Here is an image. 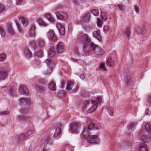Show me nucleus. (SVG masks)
<instances>
[{"label": "nucleus", "mask_w": 151, "mask_h": 151, "mask_svg": "<svg viewBox=\"0 0 151 151\" xmlns=\"http://www.w3.org/2000/svg\"><path fill=\"white\" fill-rule=\"evenodd\" d=\"M97 104L92 103L91 101L90 102L89 101H85L83 104L82 111L84 112H88L91 113L96 110L97 106Z\"/></svg>", "instance_id": "1"}, {"label": "nucleus", "mask_w": 151, "mask_h": 151, "mask_svg": "<svg viewBox=\"0 0 151 151\" xmlns=\"http://www.w3.org/2000/svg\"><path fill=\"white\" fill-rule=\"evenodd\" d=\"M93 129L94 130L99 129V127L97 125L93 124V123L91 122L89 124L88 128L85 129L82 133V136L85 138H88L89 135V132L88 130Z\"/></svg>", "instance_id": "2"}, {"label": "nucleus", "mask_w": 151, "mask_h": 151, "mask_svg": "<svg viewBox=\"0 0 151 151\" xmlns=\"http://www.w3.org/2000/svg\"><path fill=\"white\" fill-rule=\"evenodd\" d=\"M77 38L85 46L87 45L91 42V40L87 34L80 33L78 35Z\"/></svg>", "instance_id": "3"}, {"label": "nucleus", "mask_w": 151, "mask_h": 151, "mask_svg": "<svg viewBox=\"0 0 151 151\" xmlns=\"http://www.w3.org/2000/svg\"><path fill=\"white\" fill-rule=\"evenodd\" d=\"M90 46L92 50L95 52V53L96 54L98 55H101L104 54V50L101 48L99 47L96 45L94 44L93 42H91Z\"/></svg>", "instance_id": "4"}, {"label": "nucleus", "mask_w": 151, "mask_h": 151, "mask_svg": "<svg viewBox=\"0 0 151 151\" xmlns=\"http://www.w3.org/2000/svg\"><path fill=\"white\" fill-rule=\"evenodd\" d=\"M81 125L78 123H73L70 126L69 131L71 133H76L80 128Z\"/></svg>", "instance_id": "5"}, {"label": "nucleus", "mask_w": 151, "mask_h": 151, "mask_svg": "<svg viewBox=\"0 0 151 151\" xmlns=\"http://www.w3.org/2000/svg\"><path fill=\"white\" fill-rule=\"evenodd\" d=\"M89 142L91 143L98 144L100 142V139L96 135H90L87 138Z\"/></svg>", "instance_id": "6"}, {"label": "nucleus", "mask_w": 151, "mask_h": 151, "mask_svg": "<svg viewBox=\"0 0 151 151\" xmlns=\"http://www.w3.org/2000/svg\"><path fill=\"white\" fill-rule=\"evenodd\" d=\"M34 131L32 130H29L26 134H20L18 136V140L19 141H21L27 138L29 136L33 134L34 133Z\"/></svg>", "instance_id": "7"}, {"label": "nucleus", "mask_w": 151, "mask_h": 151, "mask_svg": "<svg viewBox=\"0 0 151 151\" xmlns=\"http://www.w3.org/2000/svg\"><path fill=\"white\" fill-rule=\"evenodd\" d=\"M55 15L58 19L65 20L67 18V14L62 11H58L55 13Z\"/></svg>", "instance_id": "8"}, {"label": "nucleus", "mask_w": 151, "mask_h": 151, "mask_svg": "<svg viewBox=\"0 0 151 151\" xmlns=\"http://www.w3.org/2000/svg\"><path fill=\"white\" fill-rule=\"evenodd\" d=\"M20 105L23 107H28L30 103V100L27 98H21L19 99Z\"/></svg>", "instance_id": "9"}, {"label": "nucleus", "mask_w": 151, "mask_h": 151, "mask_svg": "<svg viewBox=\"0 0 151 151\" xmlns=\"http://www.w3.org/2000/svg\"><path fill=\"white\" fill-rule=\"evenodd\" d=\"M19 91L20 93L22 95H28L29 92L26 86H21L19 88Z\"/></svg>", "instance_id": "10"}, {"label": "nucleus", "mask_w": 151, "mask_h": 151, "mask_svg": "<svg viewBox=\"0 0 151 151\" xmlns=\"http://www.w3.org/2000/svg\"><path fill=\"white\" fill-rule=\"evenodd\" d=\"M48 39L51 41H55L57 40V37L54 32L51 30L49 31L47 33Z\"/></svg>", "instance_id": "11"}, {"label": "nucleus", "mask_w": 151, "mask_h": 151, "mask_svg": "<svg viewBox=\"0 0 151 151\" xmlns=\"http://www.w3.org/2000/svg\"><path fill=\"white\" fill-rule=\"evenodd\" d=\"M36 44L37 47L40 48H42L45 46V42L43 39H39L37 40Z\"/></svg>", "instance_id": "12"}, {"label": "nucleus", "mask_w": 151, "mask_h": 151, "mask_svg": "<svg viewBox=\"0 0 151 151\" xmlns=\"http://www.w3.org/2000/svg\"><path fill=\"white\" fill-rule=\"evenodd\" d=\"M56 26L61 35H64L65 31L64 27L60 23L57 24Z\"/></svg>", "instance_id": "13"}, {"label": "nucleus", "mask_w": 151, "mask_h": 151, "mask_svg": "<svg viewBox=\"0 0 151 151\" xmlns=\"http://www.w3.org/2000/svg\"><path fill=\"white\" fill-rule=\"evenodd\" d=\"M64 46L62 42H60L58 44L56 47V50L58 53L63 52L65 50Z\"/></svg>", "instance_id": "14"}, {"label": "nucleus", "mask_w": 151, "mask_h": 151, "mask_svg": "<svg viewBox=\"0 0 151 151\" xmlns=\"http://www.w3.org/2000/svg\"><path fill=\"white\" fill-rule=\"evenodd\" d=\"M7 76V72L6 70H0V80H3L6 79Z\"/></svg>", "instance_id": "15"}, {"label": "nucleus", "mask_w": 151, "mask_h": 151, "mask_svg": "<svg viewBox=\"0 0 151 151\" xmlns=\"http://www.w3.org/2000/svg\"><path fill=\"white\" fill-rule=\"evenodd\" d=\"M139 149L140 151H148L147 145L145 143H140L139 145Z\"/></svg>", "instance_id": "16"}, {"label": "nucleus", "mask_w": 151, "mask_h": 151, "mask_svg": "<svg viewBox=\"0 0 151 151\" xmlns=\"http://www.w3.org/2000/svg\"><path fill=\"white\" fill-rule=\"evenodd\" d=\"M45 62L47 65L48 68H53L54 66V63L50 59H47Z\"/></svg>", "instance_id": "17"}, {"label": "nucleus", "mask_w": 151, "mask_h": 151, "mask_svg": "<svg viewBox=\"0 0 151 151\" xmlns=\"http://www.w3.org/2000/svg\"><path fill=\"white\" fill-rule=\"evenodd\" d=\"M115 63V61L113 60L110 57L108 58L106 60V64L108 66H112L114 65Z\"/></svg>", "instance_id": "18"}, {"label": "nucleus", "mask_w": 151, "mask_h": 151, "mask_svg": "<svg viewBox=\"0 0 151 151\" xmlns=\"http://www.w3.org/2000/svg\"><path fill=\"white\" fill-rule=\"evenodd\" d=\"M91 101L92 103L95 104H97V106H98V103H99L101 102L102 99L100 97L98 98L94 97L93 98Z\"/></svg>", "instance_id": "19"}, {"label": "nucleus", "mask_w": 151, "mask_h": 151, "mask_svg": "<svg viewBox=\"0 0 151 151\" xmlns=\"http://www.w3.org/2000/svg\"><path fill=\"white\" fill-rule=\"evenodd\" d=\"M7 30L8 33L11 35H14L15 34V32L12 27L11 24L8 25Z\"/></svg>", "instance_id": "20"}, {"label": "nucleus", "mask_w": 151, "mask_h": 151, "mask_svg": "<svg viewBox=\"0 0 151 151\" xmlns=\"http://www.w3.org/2000/svg\"><path fill=\"white\" fill-rule=\"evenodd\" d=\"M93 35L94 37L96 38L99 42L101 41V38L99 31H95L93 32Z\"/></svg>", "instance_id": "21"}, {"label": "nucleus", "mask_w": 151, "mask_h": 151, "mask_svg": "<svg viewBox=\"0 0 151 151\" xmlns=\"http://www.w3.org/2000/svg\"><path fill=\"white\" fill-rule=\"evenodd\" d=\"M35 27L34 25H32L30 27L29 32V35L31 37H33L35 36L34 31Z\"/></svg>", "instance_id": "22"}, {"label": "nucleus", "mask_w": 151, "mask_h": 151, "mask_svg": "<svg viewBox=\"0 0 151 151\" xmlns=\"http://www.w3.org/2000/svg\"><path fill=\"white\" fill-rule=\"evenodd\" d=\"M24 54L25 57L27 58H30L32 56V54L31 52L27 48L24 51Z\"/></svg>", "instance_id": "23"}, {"label": "nucleus", "mask_w": 151, "mask_h": 151, "mask_svg": "<svg viewBox=\"0 0 151 151\" xmlns=\"http://www.w3.org/2000/svg\"><path fill=\"white\" fill-rule=\"evenodd\" d=\"M19 21L22 23L24 27H26L28 23V22L26 19L22 17H20L19 19Z\"/></svg>", "instance_id": "24"}, {"label": "nucleus", "mask_w": 151, "mask_h": 151, "mask_svg": "<svg viewBox=\"0 0 151 151\" xmlns=\"http://www.w3.org/2000/svg\"><path fill=\"white\" fill-rule=\"evenodd\" d=\"M101 16L102 20L104 21H106L107 19V15L106 13L103 11H101Z\"/></svg>", "instance_id": "25"}, {"label": "nucleus", "mask_w": 151, "mask_h": 151, "mask_svg": "<svg viewBox=\"0 0 151 151\" xmlns=\"http://www.w3.org/2000/svg\"><path fill=\"white\" fill-rule=\"evenodd\" d=\"M44 16L50 22H55V20L52 17L50 14H46Z\"/></svg>", "instance_id": "26"}, {"label": "nucleus", "mask_w": 151, "mask_h": 151, "mask_svg": "<svg viewBox=\"0 0 151 151\" xmlns=\"http://www.w3.org/2000/svg\"><path fill=\"white\" fill-rule=\"evenodd\" d=\"M55 50L54 48L50 49L48 52V55L49 58L52 57L55 54Z\"/></svg>", "instance_id": "27"}, {"label": "nucleus", "mask_w": 151, "mask_h": 151, "mask_svg": "<svg viewBox=\"0 0 151 151\" xmlns=\"http://www.w3.org/2000/svg\"><path fill=\"white\" fill-rule=\"evenodd\" d=\"M29 118V117L26 116H19L17 117V119L18 121H22L26 120Z\"/></svg>", "instance_id": "28"}, {"label": "nucleus", "mask_w": 151, "mask_h": 151, "mask_svg": "<svg viewBox=\"0 0 151 151\" xmlns=\"http://www.w3.org/2000/svg\"><path fill=\"white\" fill-rule=\"evenodd\" d=\"M73 85L74 84L73 83L70 82H68L66 88V90L68 91L71 90Z\"/></svg>", "instance_id": "29"}, {"label": "nucleus", "mask_w": 151, "mask_h": 151, "mask_svg": "<svg viewBox=\"0 0 151 151\" xmlns=\"http://www.w3.org/2000/svg\"><path fill=\"white\" fill-rule=\"evenodd\" d=\"M61 129L60 128H56L55 129V131L53 137H58L60 134Z\"/></svg>", "instance_id": "30"}, {"label": "nucleus", "mask_w": 151, "mask_h": 151, "mask_svg": "<svg viewBox=\"0 0 151 151\" xmlns=\"http://www.w3.org/2000/svg\"><path fill=\"white\" fill-rule=\"evenodd\" d=\"M6 10V7L4 5L0 3V14L4 12Z\"/></svg>", "instance_id": "31"}, {"label": "nucleus", "mask_w": 151, "mask_h": 151, "mask_svg": "<svg viewBox=\"0 0 151 151\" xmlns=\"http://www.w3.org/2000/svg\"><path fill=\"white\" fill-rule=\"evenodd\" d=\"M48 87L51 90L55 91L56 90L55 85L52 82L49 83Z\"/></svg>", "instance_id": "32"}, {"label": "nucleus", "mask_w": 151, "mask_h": 151, "mask_svg": "<svg viewBox=\"0 0 151 151\" xmlns=\"http://www.w3.org/2000/svg\"><path fill=\"white\" fill-rule=\"evenodd\" d=\"M145 32L146 31L144 28L138 29L136 31L138 35H143L145 33Z\"/></svg>", "instance_id": "33"}, {"label": "nucleus", "mask_w": 151, "mask_h": 151, "mask_svg": "<svg viewBox=\"0 0 151 151\" xmlns=\"http://www.w3.org/2000/svg\"><path fill=\"white\" fill-rule=\"evenodd\" d=\"M90 19L89 14H86L83 17V19L85 21H88Z\"/></svg>", "instance_id": "34"}, {"label": "nucleus", "mask_w": 151, "mask_h": 151, "mask_svg": "<svg viewBox=\"0 0 151 151\" xmlns=\"http://www.w3.org/2000/svg\"><path fill=\"white\" fill-rule=\"evenodd\" d=\"M37 22L38 24L40 25L44 26H47L46 24L41 19H37Z\"/></svg>", "instance_id": "35"}, {"label": "nucleus", "mask_w": 151, "mask_h": 151, "mask_svg": "<svg viewBox=\"0 0 151 151\" xmlns=\"http://www.w3.org/2000/svg\"><path fill=\"white\" fill-rule=\"evenodd\" d=\"M142 140L143 141V143H145L148 140L150 139L151 138L150 137H147L145 135H143L142 136Z\"/></svg>", "instance_id": "36"}, {"label": "nucleus", "mask_w": 151, "mask_h": 151, "mask_svg": "<svg viewBox=\"0 0 151 151\" xmlns=\"http://www.w3.org/2000/svg\"><path fill=\"white\" fill-rule=\"evenodd\" d=\"M91 12L95 16H98L99 15V12L97 10L95 9H92L91 10Z\"/></svg>", "instance_id": "37"}, {"label": "nucleus", "mask_w": 151, "mask_h": 151, "mask_svg": "<svg viewBox=\"0 0 151 151\" xmlns=\"http://www.w3.org/2000/svg\"><path fill=\"white\" fill-rule=\"evenodd\" d=\"M151 127L149 124H147L145 127V130L148 133L151 132Z\"/></svg>", "instance_id": "38"}, {"label": "nucleus", "mask_w": 151, "mask_h": 151, "mask_svg": "<svg viewBox=\"0 0 151 151\" xmlns=\"http://www.w3.org/2000/svg\"><path fill=\"white\" fill-rule=\"evenodd\" d=\"M125 34L127 37L129 39L131 34L130 30L129 28H127L125 31Z\"/></svg>", "instance_id": "39"}, {"label": "nucleus", "mask_w": 151, "mask_h": 151, "mask_svg": "<svg viewBox=\"0 0 151 151\" xmlns=\"http://www.w3.org/2000/svg\"><path fill=\"white\" fill-rule=\"evenodd\" d=\"M6 58V56L5 54L2 53L0 54V61H2L4 60Z\"/></svg>", "instance_id": "40"}, {"label": "nucleus", "mask_w": 151, "mask_h": 151, "mask_svg": "<svg viewBox=\"0 0 151 151\" xmlns=\"http://www.w3.org/2000/svg\"><path fill=\"white\" fill-rule=\"evenodd\" d=\"M131 81V77L130 76L126 77L125 79V81L126 84L127 85H128L130 83Z\"/></svg>", "instance_id": "41"}, {"label": "nucleus", "mask_w": 151, "mask_h": 151, "mask_svg": "<svg viewBox=\"0 0 151 151\" xmlns=\"http://www.w3.org/2000/svg\"><path fill=\"white\" fill-rule=\"evenodd\" d=\"M135 126V124L134 122H131L128 124V129L130 130L134 127Z\"/></svg>", "instance_id": "42"}, {"label": "nucleus", "mask_w": 151, "mask_h": 151, "mask_svg": "<svg viewBox=\"0 0 151 151\" xmlns=\"http://www.w3.org/2000/svg\"><path fill=\"white\" fill-rule=\"evenodd\" d=\"M99 69L103 71H106V70L105 67V64H101L99 67Z\"/></svg>", "instance_id": "43"}, {"label": "nucleus", "mask_w": 151, "mask_h": 151, "mask_svg": "<svg viewBox=\"0 0 151 151\" xmlns=\"http://www.w3.org/2000/svg\"><path fill=\"white\" fill-rule=\"evenodd\" d=\"M53 68H48L46 72L45 73V74L46 75H50L52 70V69Z\"/></svg>", "instance_id": "44"}, {"label": "nucleus", "mask_w": 151, "mask_h": 151, "mask_svg": "<svg viewBox=\"0 0 151 151\" xmlns=\"http://www.w3.org/2000/svg\"><path fill=\"white\" fill-rule=\"evenodd\" d=\"M0 34L2 37H3L5 36V33L3 28L0 27Z\"/></svg>", "instance_id": "45"}, {"label": "nucleus", "mask_w": 151, "mask_h": 151, "mask_svg": "<svg viewBox=\"0 0 151 151\" xmlns=\"http://www.w3.org/2000/svg\"><path fill=\"white\" fill-rule=\"evenodd\" d=\"M16 24L17 26V27L18 28L19 32L20 33H22L23 32V30H22V29L21 28L19 24L18 23L16 22Z\"/></svg>", "instance_id": "46"}, {"label": "nucleus", "mask_w": 151, "mask_h": 151, "mask_svg": "<svg viewBox=\"0 0 151 151\" xmlns=\"http://www.w3.org/2000/svg\"><path fill=\"white\" fill-rule=\"evenodd\" d=\"M97 21V25L99 27H101L102 26L103 22L101 21L99 18H98Z\"/></svg>", "instance_id": "47"}, {"label": "nucleus", "mask_w": 151, "mask_h": 151, "mask_svg": "<svg viewBox=\"0 0 151 151\" xmlns=\"http://www.w3.org/2000/svg\"><path fill=\"white\" fill-rule=\"evenodd\" d=\"M14 90L12 88H11L10 90L8 91V92L11 96H13L14 95Z\"/></svg>", "instance_id": "48"}, {"label": "nucleus", "mask_w": 151, "mask_h": 151, "mask_svg": "<svg viewBox=\"0 0 151 151\" xmlns=\"http://www.w3.org/2000/svg\"><path fill=\"white\" fill-rule=\"evenodd\" d=\"M9 112L8 111H4L0 112V115H7L9 114Z\"/></svg>", "instance_id": "49"}, {"label": "nucleus", "mask_w": 151, "mask_h": 151, "mask_svg": "<svg viewBox=\"0 0 151 151\" xmlns=\"http://www.w3.org/2000/svg\"><path fill=\"white\" fill-rule=\"evenodd\" d=\"M109 113L111 116L113 115L114 113V111L112 108L109 109Z\"/></svg>", "instance_id": "50"}, {"label": "nucleus", "mask_w": 151, "mask_h": 151, "mask_svg": "<svg viewBox=\"0 0 151 151\" xmlns=\"http://www.w3.org/2000/svg\"><path fill=\"white\" fill-rule=\"evenodd\" d=\"M134 9L135 10V11L137 13H138L139 12V7L137 6L136 5H135L134 6Z\"/></svg>", "instance_id": "51"}, {"label": "nucleus", "mask_w": 151, "mask_h": 151, "mask_svg": "<svg viewBox=\"0 0 151 151\" xmlns=\"http://www.w3.org/2000/svg\"><path fill=\"white\" fill-rule=\"evenodd\" d=\"M118 7L119 8V9L121 11H123L124 10V7L122 4H119L118 5Z\"/></svg>", "instance_id": "52"}, {"label": "nucleus", "mask_w": 151, "mask_h": 151, "mask_svg": "<svg viewBox=\"0 0 151 151\" xmlns=\"http://www.w3.org/2000/svg\"><path fill=\"white\" fill-rule=\"evenodd\" d=\"M23 0H16V4L18 5H20L22 4Z\"/></svg>", "instance_id": "53"}, {"label": "nucleus", "mask_w": 151, "mask_h": 151, "mask_svg": "<svg viewBox=\"0 0 151 151\" xmlns=\"http://www.w3.org/2000/svg\"><path fill=\"white\" fill-rule=\"evenodd\" d=\"M36 87L37 88L41 90V91H44V88L42 86H36Z\"/></svg>", "instance_id": "54"}, {"label": "nucleus", "mask_w": 151, "mask_h": 151, "mask_svg": "<svg viewBox=\"0 0 151 151\" xmlns=\"http://www.w3.org/2000/svg\"><path fill=\"white\" fill-rule=\"evenodd\" d=\"M42 53L43 52L42 51H40L37 53V56L38 57H42Z\"/></svg>", "instance_id": "55"}, {"label": "nucleus", "mask_w": 151, "mask_h": 151, "mask_svg": "<svg viewBox=\"0 0 151 151\" xmlns=\"http://www.w3.org/2000/svg\"><path fill=\"white\" fill-rule=\"evenodd\" d=\"M26 111V109H20V111L22 114H23Z\"/></svg>", "instance_id": "56"}, {"label": "nucleus", "mask_w": 151, "mask_h": 151, "mask_svg": "<svg viewBox=\"0 0 151 151\" xmlns=\"http://www.w3.org/2000/svg\"><path fill=\"white\" fill-rule=\"evenodd\" d=\"M148 101L150 104H151V95L148 96Z\"/></svg>", "instance_id": "57"}, {"label": "nucleus", "mask_w": 151, "mask_h": 151, "mask_svg": "<svg viewBox=\"0 0 151 151\" xmlns=\"http://www.w3.org/2000/svg\"><path fill=\"white\" fill-rule=\"evenodd\" d=\"M109 29V27L107 26H104V30L105 31H107Z\"/></svg>", "instance_id": "58"}, {"label": "nucleus", "mask_w": 151, "mask_h": 151, "mask_svg": "<svg viewBox=\"0 0 151 151\" xmlns=\"http://www.w3.org/2000/svg\"><path fill=\"white\" fill-rule=\"evenodd\" d=\"M74 53L76 55H78V50L77 48H75L74 50Z\"/></svg>", "instance_id": "59"}, {"label": "nucleus", "mask_w": 151, "mask_h": 151, "mask_svg": "<svg viewBox=\"0 0 151 151\" xmlns=\"http://www.w3.org/2000/svg\"><path fill=\"white\" fill-rule=\"evenodd\" d=\"M65 84V82L63 81L61 82V88H63L64 87V86Z\"/></svg>", "instance_id": "60"}, {"label": "nucleus", "mask_w": 151, "mask_h": 151, "mask_svg": "<svg viewBox=\"0 0 151 151\" xmlns=\"http://www.w3.org/2000/svg\"><path fill=\"white\" fill-rule=\"evenodd\" d=\"M71 60L72 61L75 62H76L78 61V60L74 58H71Z\"/></svg>", "instance_id": "61"}, {"label": "nucleus", "mask_w": 151, "mask_h": 151, "mask_svg": "<svg viewBox=\"0 0 151 151\" xmlns=\"http://www.w3.org/2000/svg\"><path fill=\"white\" fill-rule=\"evenodd\" d=\"M80 77L83 80L84 79V76L83 75H81L80 76Z\"/></svg>", "instance_id": "62"}, {"label": "nucleus", "mask_w": 151, "mask_h": 151, "mask_svg": "<svg viewBox=\"0 0 151 151\" xmlns=\"http://www.w3.org/2000/svg\"><path fill=\"white\" fill-rule=\"evenodd\" d=\"M78 88L77 87H76V88L75 89H73V91H74V92H76L78 90Z\"/></svg>", "instance_id": "63"}, {"label": "nucleus", "mask_w": 151, "mask_h": 151, "mask_svg": "<svg viewBox=\"0 0 151 151\" xmlns=\"http://www.w3.org/2000/svg\"><path fill=\"white\" fill-rule=\"evenodd\" d=\"M1 88L2 89L6 88V86H4L1 87Z\"/></svg>", "instance_id": "64"}]
</instances>
